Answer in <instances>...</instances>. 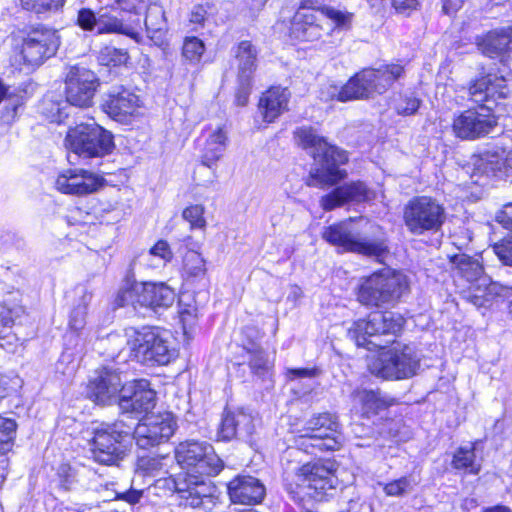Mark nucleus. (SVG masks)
<instances>
[{"label": "nucleus", "instance_id": "nucleus-1", "mask_svg": "<svg viewBox=\"0 0 512 512\" xmlns=\"http://www.w3.org/2000/svg\"><path fill=\"white\" fill-rule=\"evenodd\" d=\"M296 143L314 159V167L307 179L311 187L332 186L347 176L340 166L347 163L346 151L329 144L310 126L299 127L294 131Z\"/></svg>", "mask_w": 512, "mask_h": 512}, {"label": "nucleus", "instance_id": "nucleus-2", "mask_svg": "<svg viewBox=\"0 0 512 512\" xmlns=\"http://www.w3.org/2000/svg\"><path fill=\"white\" fill-rule=\"evenodd\" d=\"M337 469L338 464L332 459L286 467L283 474L284 485L294 499L307 496L321 501L328 491L336 489L339 482Z\"/></svg>", "mask_w": 512, "mask_h": 512}, {"label": "nucleus", "instance_id": "nucleus-3", "mask_svg": "<svg viewBox=\"0 0 512 512\" xmlns=\"http://www.w3.org/2000/svg\"><path fill=\"white\" fill-rule=\"evenodd\" d=\"M408 289L406 276L385 268L360 279L356 289L357 301L368 308L394 306Z\"/></svg>", "mask_w": 512, "mask_h": 512}, {"label": "nucleus", "instance_id": "nucleus-4", "mask_svg": "<svg viewBox=\"0 0 512 512\" xmlns=\"http://www.w3.org/2000/svg\"><path fill=\"white\" fill-rule=\"evenodd\" d=\"M372 236L361 232L352 220L330 225L322 232V238L343 251L359 253L367 256H379L386 250L385 239L381 228L369 225Z\"/></svg>", "mask_w": 512, "mask_h": 512}, {"label": "nucleus", "instance_id": "nucleus-5", "mask_svg": "<svg viewBox=\"0 0 512 512\" xmlns=\"http://www.w3.org/2000/svg\"><path fill=\"white\" fill-rule=\"evenodd\" d=\"M339 429L335 415L328 412L315 414L298 431L295 443L298 449L311 455L337 451L343 441Z\"/></svg>", "mask_w": 512, "mask_h": 512}, {"label": "nucleus", "instance_id": "nucleus-6", "mask_svg": "<svg viewBox=\"0 0 512 512\" xmlns=\"http://www.w3.org/2000/svg\"><path fill=\"white\" fill-rule=\"evenodd\" d=\"M126 336L133 357L142 364L166 365L175 356L168 333L158 328H130L126 330Z\"/></svg>", "mask_w": 512, "mask_h": 512}, {"label": "nucleus", "instance_id": "nucleus-7", "mask_svg": "<svg viewBox=\"0 0 512 512\" xmlns=\"http://www.w3.org/2000/svg\"><path fill=\"white\" fill-rule=\"evenodd\" d=\"M89 441L92 458L103 465H116L121 461L131 444V429L122 421L102 424L93 432Z\"/></svg>", "mask_w": 512, "mask_h": 512}, {"label": "nucleus", "instance_id": "nucleus-8", "mask_svg": "<svg viewBox=\"0 0 512 512\" xmlns=\"http://www.w3.org/2000/svg\"><path fill=\"white\" fill-rule=\"evenodd\" d=\"M404 319L393 312H374L367 319H360L348 329V337L358 347L367 350L384 348L389 341H382V335H395L403 326Z\"/></svg>", "mask_w": 512, "mask_h": 512}, {"label": "nucleus", "instance_id": "nucleus-9", "mask_svg": "<svg viewBox=\"0 0 512 512\" xmlns=\"http://www.w3.org/2000/svg\"><path fill=\"white\" fill-rule=\"evenodd\" d=\"M450 263L454 277L475 287L474 292L469 295L470 301L475 306L485 307L496 295H499V286L490 282V279L484 275L483 265L477 258L459 253L450 256Z\"/></svg>", "mask_w": 512, "mask_h": 512}, {"label": "nucleus", "instance_id": "nucleus-10", "mask_svg": "<svg viewBox=\"0 0 512 512\" xmlns=\"http://www.w3.org/2000/svg\"><path fill=\"white\" fill-rule=\"evenodd\" d=\"M420 358L409 345H398L380 352L368 363L369 371L383 379H405L416 374Z\"/></svg>", "mask_w": 512, "mask_h": 512}, {"label": "nucleus", "instance_id": "nucleus-11", "mask_svg": "<svg viewBox=\"0 0 512 512\" xmlns=\"http://www.w3.org/2000/svg\"><path fill=\"white\" fill-rule=\"evenodd\" d=\"M177 464L185 471L183 475H217L223 468V462L215 453L212 445L206 441L186 440L175 448Z\"/></svg>", "mask_w": 512, "mask_h": 512}, {"label": "nucleus", "instance_id": "nucleus-12", "mask_svg": "<svg viewBox=\"0 0 512 512\" xmlns=\"http://www.w3.org/2000/svg\"><path fill=\"white\" fill-rule=\"evenodd\" d=\"M445 219L444 207L428 196L413 197L403 209L404 224L416 236L440 231Z\"/></svg>", "mask_w": 512, "mask_h": 512}, {"label": "nucleus", "instance_id": "nucleus-13", "mask_svg": "<svg viewBox=\"0 0 512 512\" xmlns=\"http://www.w3.org/2000/svg\"><path fill=\"white\" fill-rule=\"evenodd\" d=\"M67 148L82 158L103 157L114 147L112 134L96 123H81L65 138Z\"/></svg>", "mask_w": 512, "mask_h": 512}, {"label": "nucleus", "instance_id": "nucleus-14", "mask_svg": "<svg viewBox=\"0 0 512 512\" xmlns=\"http://www.w3.org/2000/svg\"><path fill=\"white\" fill-rule=\"evenodd\" d=\"M60 46V36L55 29L38 26L31 29L22 40L17 61L28 70L41 66L54 56Z\"/></svg>", "mask_w": 512, "mask_h": 512}, {"label": "nucleus", "instance_id": "nucleus-15", "mask_svg": "<svg viewBox=\"0 0 512 512\" xmlns=\"http://www.w3.org/2000/svg\"><path fill=\"white\" fill-rule=\"evenodd\" d=\"M177 428V422L171 413L146 416L135 427L131 438L141 449H149L168 441Z\"/></svg>", "mask_w": 512, "mask_h": 512}, {"label": "nucleus", "instance_id": "nucleus-16", "mask_svg": "<svg viewBox=\"0 0 512 512\" xmlns=\"http://www.w3.org/2000/svg\"><path fill=\"white\" fill-rule=\"evenodd\" d=\"M491 109H468L456 115L452 123L454 135L462 140H475L493 133L498 122Z\"/></svg>", "mask_w": 512, "mask_h": 512}, {"label": "nucleus", "instance_id": "nucleus-17", "mask_svg": "<svg viewBox=\"0 0 512 512\" xmlns=\"http://www.w3.org/2000/svg\"><path fill=\"white\" fill-rule=\"evenodd\" d=\"M98 86L96 74L85 67L72 66L66 73L65 96L72 106L90 107Z\"/></svg>", "mask_w": 512, "mask_h": 512}, {"label": "nucleus", "instance_id": "nucleus-18", "mask_svg": "<svg viewBox=\"0 0 512 512\" xmlns=\"http://www.w3.org/2000/svg\"><path fill=\"white\" fill-rule=\"evenodd\" d=\"M405 68L400 62L381 65L377 69H363L356 74L363 99L385 93L392 85L404 78Z\"/></svg>", "mask_w": 512, "mask_h": 512}, {"label": "nucleus", "instance_id": "nucleus-19", "mask_svg": "<svg viewBox=\"0 0 512 512\" xmlns=\"http://www.w3.org/2000/svg\"><path fill=\"white\" fill-rule=\"evenodd\" d=\"M175 297L174 290L164 283H136L122 295L127 303L148 307L154 311L172 306Z\"/></svg>", "mask_w": 512, "mask_h": 512}, {"label": "nucleus", "instance_id": "nucleus-20", "mask_svg": "<svg viewBox=\"0 0 512 512\" xmlns=\"http://www.w3.org/2000/svg\"><path fill=\"white\" fill-rule=\"evenodd\" d=\"M141 108L140 97L123 86L112 87L102 103L103 111L120 123H129L140 114Z\"/></svg>", "mask_w": 512, "mask_h": 512}, {"label": "nucleus", "instance_id": "nucleus-21", "mask_svg": "<svg viewBox=\"0 0 512 512\" xmlns=\"http://www.w3.org/2000/svg\"><path fill=\"white\" fill-rule=\"evenodd\" d=\"M469 95L473 102L491 107L500 105L501 100L512 98L506 79L497 74H486L474 80L469 86Z\"/></svg>", "mask_w": 512, "mask_h": 512}, {"label": "nucleus", "instance_id": "nucleus-22", "mask_svg": "<svg viewBox=\"0 0 512 512\" xmlns=\"http://www.w3.org/2000/svg\"><path fill=\"white\" fill-rule=\"evenodd\" d=\"M104 179L98 174L84 169H66L61 172L56 180L55 187L64 194L85 196L100 189Z\"/></svg>", "mask_w": 512, "mask_h": 512}, {"label": "nucleus", "instance_id": "nucleus-23", "mask_svg": "<svg viewBox=\"0 0 512 512\" xmlns=\"http://www.w3.org/2000/svg\"><path fill=\"white\" fill-rule=\"evenodd\" d=\"M156 403V392L146 379L123 384L119 395V406L124 412L143 413L152 410Z\"/></svg>", "mask_w": 512, "mask_h": 512}, {"label": "nucleus", "instance_id": "nucleus-24", "mask_svg": "<svg viewBox=\"0 0 512 512\" xmlns=\"http://www.w3.org/2000/svg\"><path fill=\"white\" fill-rule=\"evenodd\" d=\"M123 386L121 374L103 368L89 381L86 389L87 397L93 402L108 405L119 403V395Z\"/></svg>", "mask_w": 512, "mask_h": 512}, {"label": "nucleus", "instance_id": "nucleus-25", "mask_svg": "<svg viewBox=\"0 0 512 512\" xmlns=\"http://www.w3.org/2000/svg\"><path fill=\"white\" fill-rule=\"evenodd\" d=\"M114 10L112 6L110 9L106 7L99 10L98 34H121L140 42V17H126L120 12L117 15L113 13Z\"/></svg>", "mask_w": 512, "mask_h": 512}, {"label": "nucleus", "instance_id": "nucleus-26", "mask_svg": "<svg viewBox=\"0 0 512 512\" xmlns=\"http://www.w3.org/2000/svg\"><path fill=\"white\" fill-rule=\"evenodd\" d=\"M328 30L323 27L318 9L302 5L293 17L290 35L299 41H315Z\"/></svg>", "mask_w": 512, "mask_h": 512}, {"label": "nucleus", "instance_id": "nucleus-27", "mask_svg": "<svg viewBox=\"0 0 512 512\" xmlns=\"http://www.w3.org/2000/svg\"><path fill=\"white\" fill-rule=\"evenodd\" d=\"M205 477L196 474L179 475L174 480L175 492L181 505L197 508L203 504L204 499L211 496V486Z\"/></svg>", "mask_w": 512, "mask_h": 512}, {"label": "nucleus", "instance_id": "nucleus-28", "mask_svg": "<svg viewBox=\"0 0 512 512\" xmlns=\"http://www.w3.org/2000/svg\"><path fill=\"white\" fill-rule=\"evenodd\" d=\"M228 495L232 503L257 504L265 496V487L259 479L250 475H238L227 485Z\"/></svg>", "mask_w": 512, "mask_h": 512}, {"label": "nucleus", "instance_id": "nucleus-29", "mask_svg": "<svg viewBox=\"0 0 512 512\" xmlns=\"http://www.w3.org/2000/svg\"><path fill=\"white\" fill-rule=\"evenodd\" d=\"M372 198V192L361 181L350 182L335 188L320 200L321 207L331 211L347 202H363Z\"/></svg>", "mask_w": 512, "mask_h": 512}, {"label": "nucleus", "instance_id": "nucleus-30", "mask_svg": "<svg viewBox=\"0 0 512 512\" xmlns=\"http://www.w3.org/2000/svg\"><path fill=\"white\" fill-rule=\"evenodd\" d=\"M255 430L254 418L251 414L242 410L226 412L221 420L218 438L229 441L239 437L247 439L252 436Z\"/></svg>", "mask_w": 512, "mask_h": 512}, {"label": "nucleus", "instance_id": "nucleus-31", "mask_svg": "<svg viewBox=\"0 0 512 512\" xmlns=\"http://www.w3.org/2000/svg\"><path fill=\"white\" fill-rule=\"evenodd\" d=\"M289 98L290 93L286 88L271 87L263 92L258 102L263 121L274 122L287 109Z\"/></svg>", "mask_w": 512, "mask_h": 512}, {"label": "nucleus", "instance_id": "nucleus-32", "mask_svg": "<svg viewBox=\"0 0 512 512\" xmlns=\"http://www.w3.org/2000/svg\"><path fill=\"white\" fill-rule=\"evenodd\" d=\"M22 294L15 290L9 292L0 304V324L5 328L19 330L28 315L25 307L21 304Z\"/></svg>", "mask_w": 512, "mask_h": 512}, {"label": "nucleus", "instance_id": "nucleus-33", "mask_svg": "<svg viewBox=\"0 0 512 512\" xmlns=\"http://www.w3.org/2000/svg\"><path fill=\"white\" fill-rule=\"evenodd\" d=\"M69 107L61 93L48 91L38 105V112L49 122L61 123L67 118Z\"/></svg>", "mask_w": 512, "mask_h": 512}, {"label": "nucleus", "instance_id": "nucleus-34", "mask_svg": "<svg viewBox=\"0 0 512 512\" xmlns=\"http://www.w3.org/2000/svg\"><path fill=\"white\" fill-rule=\"evenodd\" d=\"M351 400L353 407H359L363 415L377 414L392 405L378 390L356 389L351 393Z\"/></svg>", "mask_w": 512, "mask_h": 512}, {"label": "nucleus", "instance_id": "nucleus-35", "mask_svg": "<svg viewBox=\"0 0 512 512\" xmlns=\"http://www.w3.org/2000/svg\"><path fill=\"white\" fill-rule=\"evenodd\" d=\"M228 142L227 132L219 127L205 141L202 149L201 163L204 167L213 168L223 156Z\"/></svg>", "mask_w": 512, "mask_h": 512}, {"label": "nucleus", "instance_id": "nucleus-36", "mask_svg": "<svg viewBox=\"0 0 512 512\" xmlns=\"http://www.w3.org/2000/svg\"><path fill=\"white\" fill-rule=\"evenodd\" d=\"M512 43V33L509 26L489 32L478 46L482 53L494 58L507 52Z\"/></svg>", "mask_w": 512, "mask_h": 512}, {"label": "nucleus", "instance_id": "nucleus-37", "mask_svg": "<svg viewBox=\"0 0 512 512\" xmlns=\"http://www.w3.org/2000/svg\"><path fill=\"white\" fill-rule=\"evenodd\" d=\"M258 51L248 40L241 41L235 49V58L238 62L237 79H252L256 70Z\"/></svg>", "mask_w": 512, "mask_h": 512}, {"label": "nucleus", "instance_id": "nucleus-38", "mask_svg": "<svg viewBox=\"0 0 512 512\" xmlns=\"http://www.w3.org/2000/svg\"><path fill=\"white\" fill-rule=\"evenodd\" d=\"M320 98L324 101L338 100L346 102L355 99H363V90L360 89L356 75L349 79L344 86L328 85L321 89Z\"/></svg>", "mask_w": 512, "mask_h": 512}, {"label": "nucleus", "instance_id": "nucleus-39", "mask_svg": "<svg viewBox=\"0 0 512 512\" xmlns=\"http://www.w3.org/2000/svg\"><path fill=\"white\" fill-rule=\"evenodd\" d=\"M144 24L152 40H162L167 31V21L163 7L158 4L149 5Z\"/></svg>", "mask_w": 512, "mask_h": 512}, {"label": "nucleus", "instance_id": "nucleus-40", "mask_svg": "<svg viewBox=\"0 0 512 512\" xmlns=\"http://www.w3.org/2000/svg\"><path fill=\"white\" fill-rule=\"evenodd\" d=\"M248 355V366L255 376L265 378L269 375L273 364L268 359L266 352L256 343H250L244 346Z\"/></svg>", "mask_w": 512, "mask_h": 512}, {"label": "nucleus", "instance_id": "nucleus-41", "mask_svg": "<svg viewBox=\"0 0 512 512\" xmlns=\"http://www.w3.org/2000/svg\"><path fill=\"white\" fill-rule=\"evenodd\" d=\"M479 441H475L470 447H459L452 459V467L458 470H467L471 474H478L481 470V464L477 462L475 451Z\"/></svg>", "mask_w": 512, "mask_h": 512}, {"label": "nucleus", "instance_id": "nucleus-42", "mask_svg": "<svg viewBox=\"0 0 512 512\" xmlns=\"http://www.w3.org/2000/svg\"><path fill=\"white\" fill-rule=\"evenodd\" d=\"M78 293V303L74 305L69 317V327L74 331H80L85 327L87 308L93 298L92 292L85 287L79 288Z\"/></svg>", "mask_w": 512, "mask_h": 512}, {"label": "nucleus", "instance_id": "nucleus-43", "mask_svg": "<svg viewBox=\"0 0 512 512\" xmlns=\"http://www.w3.org/2000/svg\"><path fill=\"white\" fill-rule=\"evenodd\" d=\"M480 166L487 174L491 173L497 177L508 176V170H512V150L506 153L505 158H500L496 154H488L481 158Z\"/></svg>", "mask_w": 512, "mask_h": 512}, {"label": "nucleus", "instance_id": "nucleus-44", "mask_svg": "<svg viewBox=\"0 0 512 512\" xmlns=\"http://www.w3.org/2000/svg\"><path fill=\"white\" fill-rule=\"evenodd\" d=\"M206 262L200 253L188 250L183 258V272L188 280L202 279L206 275Z\"/></svg>", "mask_w": 512, "mask_h": 512}, {"label": "nucleus", "instance_id": "nucleus-45", "mask_svg": "<svg viewBox=\"0 0 512 512\" xmlns=\"http://www.w3.org/2000/svg\"><path fill=\"white\" fill-rule=\"evenodd\" d=\"M322 21L324 18L331 20L333 27H327L329 29L327 34L334 29L348 30L350 29L353 21V13L348 11H342L330 6H323L318 9Z\"/></svg>", "mask_w": 512, "mask_h": 512}, {"label": "nucleus", "instance_id": "nucleus-46", "mask_svg": "<svg viewBox=\"0 0 512 512\" xmlns=\"http://www.w3.org/2000/svg\"><path fill=\"white\" fill-rule=\"evenodd\" d=\"M205 44L195 36L185 37L182 46V57L192 65H197L205 52Z\"/></svg>", "mask_w": 512, "mask_h": 512}, {"label": "nucleus", "instance_id": "nucleus-47", "mask_svg": "<svg viewBox=\"0 0 512 512\" xmlns=\"http://www.w3.org/2000/svg\"><path fill=\"white\" fill-rule=\"evenodd\" d=\"M179 320L185 335H189L190 331L197 323L198 309L195 305L180 299L179 303Z\"/></svg>", "mask_w": 512, "mask_h": 512}, {"label": "nucleus", "instance_id": "nucleus-48", "mask_svg": "<svg viewBox=\"0 0 512 512\" xmlns=\"http://www.w3.org/2000/svg\"><path fill=\"white\" fill-rule=\"evenodd\" d=\"M16 427L14 420L0 415V454H5L12 449Z\"/></svg>", "mask_w": 512, "mask_h": 512}, {"label": "nucleus", "instance_id": "nucleus-49", "mask_svg": "<svg viewBox=\"0 0 512 512\" xmlns=\"http://www.w3.org/2000/svg\"><path fill=\"white\" fill-rule=\"evenodd\" d=\"M99 60L104 65L118 66L127 62L128 53L125 49L106 46L100 50Z\"/></svg>", "mask_w": 512, "mask_h": 512}, {"label": "nucleus", "instance_id": "nucleus-50", "mask_svg": "<svg viewBox=\"0 0 512 512\" xmlns=\"http://www.w3.org/2000/svg\"><path fill=\"white\" fill-rule=\"evenodd\" d=\"M26 341L21 337L18 330L12 331V328H5L0 331V347L9 353H14Z\"/></svg>", "mask_w": 512, "mask_h": 512}, {"label": "nucleus", "instance_id": "nucleus-51", "mask_svg": "<svg viewBox=\"0 0 512 512\" xmlns=\"http://www.w3.org/2000/svg\"><path fill=\"white\" fill-rule=\"evenodd\" d=\"M22 7L37 14L58 10L65 0H20Z\"/></svg>", "mask_w": 512, "mask_h": 512}, {"label": "nucleus", "instance_id": "nucleus-52", "mask_svg": "<svg viewBox=\"0 0 512 512\" xmlns=\"http://www.w3.org/2000/svg\"><path fill=\"white\" fill-rule=\"evenodd\" d=\"M112 8L119 10L126 17H139L146 8V3L144 0H114Z\"/></svg>", "mask_w": 512, "mask_h": 512}, {"label": "nucleus", "instance_id": "nucleus-53", "mask_svg": "<svg viewBox=\"0 0 512 512\" xmlns=\"http://www.w3.org/2000/svg\"><path fill=\"white\" fill-rule=\"evenodd\" d=\"M413 480L411 477H401L384 485V492L387 496L399 497L409 493L413 489Z\"/></svg>", "mask_w": 512, "mask_h": 512}, {"label": "nucleus", "instance_id": "nucleus-54", "mask_svg": "<svg viewBox=\"0 0 512 512\" xmlns=\"http://www.w3.org/2000/svg\"><path fill=\"white\" fill-rule=\"evenodd\" d=\"M493 252L503 265L512 266V235L495 243Z\"/></svg>", "mask_w": 512, "mask_h": 512}, {"label": "nucleus", "instance_id": "nucleus-55", "mask_svg": "<svg viewBox=\"0 0 512 512\" xmlns=\"http://www.w3.org/2000/svg\"><path fill=\"white\" fill-rule=\"evenodd\" d=\"M183 218L190 223L192 229H202L206 225L204 218V207L202 205H191L184 209Z\"/></svg>", "mask_w": 512, "mask_h": 512}, {"label": "nucleus", "instance_id": "nucleus-56", "mask_svg": "<svg viewBox=\"0 0 512 512\" xmlns=\"http://www.w3.org/2000/svg\"><path fill=\"white\" fill-rule=\"evenodd\" d=\"M98 19L99 12L97 15L89 8H82L77 14V25L85 31H94L98 34Z\"/></svg>", "mask_w": 512, "mask_h": 512}, {"label": "nucleus", "instance_id": "nucleus-57", "mask_svg": "<svg viewBox=\"0 0 512 512\" xmlns=\"http://www.w3.org/2000/svg\"><path fill=\"white\" fill-rule=\"evenodd\" d=\"M166 457L145 456L138 460V468L145 474L155 475L163 468V460Z\"/></svg>", "mask_w": 512, "mask_h": 512}, {"label": "nucleus", "instance_id": "nucleus-58", "mask_svg": "<svg viewBox=\"0 0 512 512\" xmlns=\"http://www.w3.org/2000/svg\"><path fill=\"white\" fill-rule=\"evenodd\" d=\"M149 255L158 258L163 265L170 262L173 258V252L165 240L157 241L149 250Z\"/></svg>", "mask_w": 512, "mask_h": 512}, {"label": "nucleus", "instance_id": "nucleus-59", "mask_svg": "<svg viewBox=\"0 0 512 512\" xmlns=\"http://www.w3.org/2000/svg\"><path fill=\"white\" fill-rule=\"evenodd\" d=\"M420 106V100L412 95L404 96L396 105V110L398 114L401 115H412L414 114Z\"/></svg>", "mask_w": 512, "mask_h": 512}, {"label": "nucleus", "instance_id": "nucleus-60", "mask_svg": "<svg viewBox=\"0 0 512 512\" xmlns=\"http://www.w3.org/2000/svg\"><path fill=\"white\" fill-rule=\"evenodd\" d=\"M207 10L202 5H196L189 14V23L194 25L193 31L197 32L199 28H203L207 20Z\"/></svg>", "mask_w": 512, "mask_h": 512}, {"label": "nucleus", "instance_id": "nucleus-61", "mask_svg": "<svg viewBox=\"0 0 512 512\" xmlns=\"http://www.w3.org/2000/svg\"><path fill=\"white\" fill-rule=\"evenodd\" d=\"M238 88L235 96V101L238 106H245L248 103V98L251 92L252 79L245 81L244 79H237Z\"/></svg>", "mask_w": 512, "mask_h": 512}, {"label": "nucleus", "instance_id": "nucleus-62", "mask_svg": "<svg viewBox=\"0 0 512 512\" xmlns=\"http://www.w3.org/2000/svg\"><path fill=\"white\" fill-rule=\"evenodd\" d=\"M498 222L505 228L512 230V203L504 206L503 211L497 216Z\"/></svg>", "mask_w": 512, "mask_h": 512}, {"label": "nucleus", "instance_id": "nucleus-63", "mask_svg": "<svg viewBox=\"0 0 512 512\" xmlns=\"http://www.w3.org/2000/svg\"><path fill=\"white\" fill-rule=\"evenodd\" d=\"M287 375L291 380L295 378H311L315 376V370L307 368L288 369Z\"/></svg>", "mask_w": 512, "mask_h": 512}, {"label": "nucleus", "instance_id": "nucleus-64", "mask_svg": "<svg viewBox=\"0 0 512 512\" xmlns=\"http://www.w3.org/2000/svg\"><path fill=\"white\" fill-rule=\"evenodd\" d=\"M142 496H143V490L130 489V490L122 493L118 497L120 499L125 500L126 502H128L130 504H136L140 501Z\"/></svg>", "mask_w": 512, "mask_h": 512}]
</instances>
